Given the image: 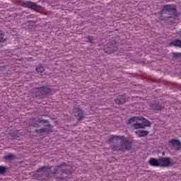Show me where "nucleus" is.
Here are the masks:
<instances>
[{
	"instance_id": "nucleus-20",
	"label": "nucleus",
	"mask_w": 181,
	"mask_h": 181,
	"mask_svg": "<svg viewBox=\"0 0 181 181\" xmlns=\"http://www.w3.org/2000/svg\"><path fill=\"white\" fill-rule=\"evenodd\" d=\"M36 71L37 73H45V68L42 66H38L36 67Z\"/></svg>"
},
{
	"instance_id": "nucleus-17",
	"label": "nucleus",
	"mask_w": 181,
	"mask_h": 181,
	"mask_svg": "<svg viewBox=\"0 0 181 181\" xmlns=\"http://www.w3.org/2000/svg\"><path fill=\"white\" fill-rule=\"evenodd\" d=\"M148 163L149 165H151V166H160V162L159 161V158L158 160H157L156 158H151L148 160Z\"/></svg>"
},
{
	"instance_id": "nucleus-2",
	"label": "nucleus",
	"mask_w": 181,
	"mask_h": 181,
	"mask_svg": "<svg viewBox=\"0 0 181 181\" xmlns=\"http://www.w3.org/2000/svg\"><path fill=\"white\" fill-rule=\"evenodd\" d=\"M43 117H48L47 115H40V117H33L30 119L29 127H33V128H39L42 125H45V127H43L40 129H35V132L36 134H50L53 132L52 129V124H49V120L43 119ZM46 124H47L46 125Z\"/></svg>"
},
{
	"instance_id": "nucleus-22",
	"label": "nucleus",
	"mask_w": 181,
	"mask_h": 181,
	"mask_svg": "<svg viewBox=\"0 0 181 181\" xmlns=\"http://www.w3.org/2000/svg\"><path fill=\"white\" fill-rule=\"evenodd\" d=\"M5 36V33H4V31L0 30V43L1 42H2V40H4V37Z\"/></svg>"
},
{
	"instance_id": "nucleus-1",
	"label": "nucleus",
	"mask_w": 181,
	"mask_h": 181,
	"mask_svg": "<svg viewBox=\"0 0 181 181\" xmlns=\"http://www.w3.org/2000/svg\"><path fill=\"white\" fill-rule=\"evenodd\" d=\"M127 125H131L132 129H133V131L136 130L135 134L140 138H142L146 136V135L149 134V132L141 129H144L146 127H151V122L144 118L142 116H137L130 118Z\"/></svg>"
},
{
	"instance_id": "nucleus-16",
	"label": "nucleus",
	"mask_w": 181,
	"mask_h": 181,
	"mask_svg": "<svg viewBox=\"0 0 181 181\" xmlns=\"http://www.w3.org/2000/svg\"><path fill=\"white\" fill-rule=\"evenodd\" d=\"M115 104L117 105H123L127 103V96L125 95H119L116 99H115Z\"/></svg>"
},
{
	"instance_id": "nucleus-19",
	"label": "nucleus",
	"mask_w": 181,
	"mask_h": 181,
	"mask_svg": "<svg viewBox=\"0 0 181 181\" xmlns=\"http://www.w3.org/2000/svg\"><path fill=\"white\" fill-rule=\"evenodd\" d=\"M8 168L6 165H0V175H1V176H5V173L8 172Z\"/></svg>"
},
{
	"instance_id": "nucleus-3",
	"label": "nucleus",
	"mask_w": 181,
	"mask_h": 181,
	"mask_svg": "<svg viewBox=\"0 0 181 181\" xmlns=\"http://www.w3.org/2000/svg\"><path fill=\"white\" fill-rule=\"evenodd\" d=\"M177 7L174 4L164 5L160 11L159 20L164 22H173L177 14Z\"/></svg>"
},
{
	"instance_id": "nucleus-10",
	"label": "nucleus",
	"mask_w": 181,
	"mask_h": 181,
	"mask_svg": "<svg viewBox=\"0 0 181 181\" xmlns=\"http://www.w3.org/2000/svg\"><path fill=\"white\" fill-rule=\"evenodd\" d=\"M73 115L78 119V122H80L84 119V111L79 107H74L73 109Z\"/></svg>"
},
{
	"instance_id": "nucleus-12",
	"label": "nucleus",
	"mask_w": 181,
	"mask_h": 181,
	"mask_svg": "<svg viewBox=\"0 0 181 181\" xmlns=\"http://www.w3.org/2000/svg\"><path fill=\"white\" fill-rule=\"evenodd\" d=\"M172 158L170 157H160L159 158V162L160 163V166L163 168H169L172 165Z\"/></svg>"
},
{
	"instance_id": "nucleus-14",
	"label": "nucleus",
	"mask_w": 181,
	"mask_h": 181,
	"mask_svg": "<svg viewBox=\"0 0 181 181\" xmlns=\"http://www.w3.org/2000/svg\"><path fill=\"white\" fill-rule=\"evenodd\" d=\"M15 159H16V156L12 153H8L7 155L3 156V160L6 163H12Z\"/></svg>"
},
{
	"instance_id": "nucleus-6",
	"label": "nucleus",
	"mask_w": 181,
	"mask_h": 181,
	"mask_svg": "<svg viewBox=\"0 0 181 181\" xmlns=\"http://www.w3.org/2000/svg\"><path fill=\"white\" fill-rule=\"evenodd\" d=\"M52 93V89L48 88L47 86H41L37 89L35 91V97H38V98H45L46 95L50 94Z\"/></svg>"
},
{
	"instance_id": "nucleus-4",
	"label": "nucleus",
	"mask_w": 181,
	"mask_h": 181,
	"mask_svg": "<svg viewBox=\"0 0 181 181\" xmlns=\"http://www.w3.org/2000/svg\"><path fill=\"white\" fill-rule=\"evenodd\" d=\"M55 179L64 180L67 177V175L71 173V166L66 163L55 166L53 172L51 173Z\"/></svg>"
},
{
	"instance_id": "nucleus-15",
	"label": "nucleus",
	"mask_w": 181,
	"mask_h": 181,
	"mask_svg": "<svg viewBox=\"0 0 181 181\" xmlns=\"http://www.w3.org/2000/svg\"><path fill=\"white\" fill-rule=\"evenodd\" d=\"M149 106L151 107V110H153V111H155V112H156L158 111H162V110H163V107L162 106V105H160L159 103H156L155 101L151 102L149 104Z\"/></svg>"
},
{
	"instance_id": "nucleus-9",
	"label": "nucleus",
	"mask_w": 181,
	"mask_h": 181,
	"mask_svg": "<svg viewBox=\"0 0 181 181\" xmlns=\"http://www.w3.org/2000/svg\"><path fill=\"white\" fill-rule=\"evenodd\" d=\"M168 146L173 151H180L181 142L179 139H172L168 141Z\"/></svg>"
},
{
	"instance_id": "nucleus-8",
	"label": "nucleus",
	"mask_w": 181,
	"mask_h": 181,
	"mask_svg": "<svg viewBox=\"0 0 181 181\" xmlns=\"http://www.w3.org/2000/svg\"><path fill=\"white\" fill-rule=\"evenodd\" d=\"M21 5L22 6L28 8V9H32V11H35V12H39V11L42 9V6H39L37 4L30 1H22Z\"/></svg>"
},
{
	"instance_id": "nucleus-23",
	"label": "nucleus",
	"mask_w": 181,
	"mask_h": 181,
	"mask_svg": "<svg viewBox=\"0 0 181 181\" xmlns=\"http://www.w3.org/2000/svg\"><path fill=\"white\" fill-rule=\"evenodd\" d=\"M93 40H94V38L91 36H89V37H86V42L88 43H93Z\"/></svg>"
},
{
	"instance_id": "nucleus-7",
	"label": "nucleus",
	"mask_w": 181,
	"mask_h": 181,
	"mask_svg": "<svg viewBox=\"0 0 181 181\" xmlns=\"http://www.w3.org/2000/svg\"><path fill=\"white\" fill-rule=\"evenodd\" d=\"M103 50L105 53L111 54L112 53H115V52L118 50V46H117V44H115V42L111 41L104 45Z\"/></svg>"
},
{
	"instance_id": "nucleus-21",
	"label": "nucleus",
	"mask_w": 181,
	"mask_h": 181,
	"mask_svg": "<svg viewBox=\"0 0 181 181\" xmlns=\"http://www.w3.org/2000/svg\"><path fill=\"white\" fill-rule=\"evenodd\" d=\"M173 57H175L176 59L181 57V52H173Z\"/></svg>"
},
{
	"instance_id": "nucleus-18",
	"label": "nucleus",
	"mask_w": 181,
	"mask_h": 181,
	"mask_svg": "<svg viewBox=\"0 0 181 181\" xmlns=\"http://www.w3.org/2000/svg\"><path fill=\"white\" fill-rule=\"evenodd\" d=\"M170 46H175V47H181V40L176 39L170 43Z\"/></svg>"
},
{
	"instance_id": "nucleus-13",
	"label": "nucleus",
	"mask_w": 181,
	"mask_h": 181,
	"mask_svg": "<svg viewBox=\"0 0 181 181\" xmlns=\"http://www.w3.org/2000/svg\"><path fill=\"white\" fill-rule=\"evenodd\" d=\"M49 169H52V168H49V166L40 167L36 170V173L35 174V177H43L45 172H47V170H49Z\"/></svg>"
},
{
	"instance_id": "nucleus-11",
	"label": "nucleus",
	"mask_w": 181,
	"mask_h": 181,
	"mask_svg": "<svg viewBox=\"0 0 181 181\" xmlns=\"http://www.w3.org/2000/svg\"><path fill=\"white\" fill-rule=\"evenodd\" d=\"M123 136H118L112 135L109 139V142L110 144H114V147L117 148L119 149V144H121V141L122 140Z\"/></svg>"
},
{
	"instance_id": "nucleus-5",
	"label": "nucleus",
	"mask_w": 181,
	"mask_h": 181,
	"mask_svg": "<svg viewBox=\"0 0 181 181\" xmlns=\"http://www.w3.org/2000/svg\"><path fill=\"white\" fill-rule=\"evenodd\" d=\"M132 149V139L129 138L122 137L119 144L118 151H131Z\"/></svg>"
}]
</instances>
